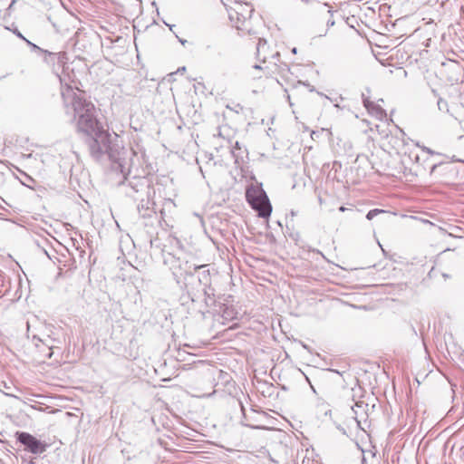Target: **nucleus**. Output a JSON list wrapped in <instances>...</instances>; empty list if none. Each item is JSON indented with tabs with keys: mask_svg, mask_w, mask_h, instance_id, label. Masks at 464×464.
<instances>
[{
	"mask_svg": "<svg viewBox=\"0 0 464 464\" xmlns=\"http://www.w3.org/2000/svg\"><path fill=\"white\" fill-rule=\"evenodd\" d=\"M64 102L66 114L72 115L78 131L86 135L91 157L99 162L110 160L112 171L130 170L133 157H137L136 152L113 142L111 134L97 119L93 103L82 93L64 97Z\"/></svg>",
	"mask_w": 464,
	"mask_h": 464,
	"instance_id": "nucleus-1",
	"label": "nucleus"
},
{
	"mask_svg": "<svg viewBox=\"0 0 464 464\" xmlns=\"http://www.w3.org/2000/svg\"><path fill=\"white\" fill-rule=\"evenodd\" d=\"M135 158L133 157V164L130 170L126 169L125 172H114L122 176V179L119 180L118 185L124 187L125 194L139 201L137 209L140 217L144 219V226L153 227L155 223L159 222L158 215L154 208L155 202L152 199L155 191L150 179L138 174L139 169L136 166Z\"/></svg>",
	"mask_w": 464,
	"mask_h": 464,
	"instance_id": "nucleus-2",
	"label": "nucleus"
},
{
	"mask_svg": "<svg viewBox=\"0 0 464 464\" xmlns=\"http://www.w3.org/2000/svg\"><path fill=\"white\" fill-rule=\"evenodd\" d=\"M164 263L170 266L174 276L177 278V282L183 284L186 295L192 303L197 302L199 297V286H202V288H208L210 286L209 270L198 272V270L205 267V266L189 264L187 260L176 257L171 253L164 255Z\"/></svg>",
	"mask_w": 464,
	"mask_h": 464,
	"instance_id": "nucleus-3",
	"label": "nucleus"
},
{
	"mask_svg": "<svg viewBox=\"0 0 464 464\" xmlns=\"http://www.w3.org/2000/svg\"><path fill=\"white\" fill-rule=\"evenodd\" d=\"M246 198L251 208L263 218L270 217L272 205L261 185H250L246 190Z\"/></svg>",
	"mask_w": 464,
	"mask_h": 464,
	"instance_id": "nucleus-4",
	"label": "nucleus"
},
{
	"mask_svg": "<svg viewBox=\"0 0 464 464\" xmlns=\"http://www.w3.org/2000/svg\"><path fill=\"white\" fill-rule=\"evenodd\" d=\"M16 441L24 446V450L34 455H41L46 451L48 444L25 431H16Z\"/></svg>",
	"mask_w": 464,
	"mask_h": 464,
	"instance_id": "nucleus-5",
	"label": "nucleus"
},
{
	"mask_svg": "<svg viewBox=\"0 0 464 464\" xmlns=\"http://www.w3.org/2000/svg\"><path fill=\"white\" fill-rule=\"evenodd\" d=\"M254 12V8L248 5H237V9H235L232 13L229 14V18L233 20L235 16L237 17V23L236 24V27L238 30H243L246 28V23L252 16Z\"/></svg>",
	"mask_w": 464,
	"mask_h": 464,
	"instance_id": "nucleus-6",
	"label": "nucleus"
},
{
	"mask_svg": "<svg viewBox=\"0 0 464 464\" xmlns=\"http://www.w3.org/2000/svg\"><path fill=\"white\" fill-rule=\"evenodd\" d=\"M334 25L333 18V12L330 9L326 10V14L318 20V24L312 28L314 37H323L327 34L330 27Z\"/></svg>",
	"mask_w": 464,
	"mask_h": 464,
	"instance_id": "nucleus-7",
	"label": "nucleus"
},
{
	"mask_svg": "<svg viewBox=\"0 0 464 464\" xmlns=\"http://www.w3.org/2000/svg\"><path fill=\"white\" fill-rule=\"evenodd\" d=\"M448 251H450V249L443 251L441 253V257H440L441 262H442V267L444 270L441 272V276L445 280L451 277V276L449 273H447L446 271H453L457 268V257L456 256H452L450 258L446 259L445 254Z\"/></svg>",
	"mask_w": 464,
	"mask_h": 464,
	"instance_id": "nucleus-8",
	"label": "nucleus"
},
{
	"mask_svg": "<svg viewBox=\"0 0 464 464\" xmlns=\"http://www.w3.org/2000/svg\"><path fill=\"white\" fill-rule=\"evenodd\" d=\"M272 59L275 60L273 65L270 64L271 68L275 71V73L284 75L285 72H289V66L283 62H280V53L277 52L273 54Z\"/></svg>",
	"mask_w": 464,
	"mask_h": 464,
	"instance_id": "nucleus-9",
	"label": "nucleus"
},
{
	"mask_svg": "<svg viewBox=\"0 0 464 464\" xmlns=\"http://www.w3.org/2000/svg\"><path fill=\"white\" fill-rule=\"evenodd\" d=\"M245 152L246 150H242L240 143L238 141H236L231 150V154L235 159L236 164H239V161L243 160Z\"/></svg>",
	"mask_w": 464,
	"mask_h": 464,
	"instance_id": "nucleus-10",
	"label": "nucleus"
},
{
	"mask_svg": "<svg viewBox=\"0 0 464 464\" xmlns=\"http://www.w3.org/2000/svg\"><path fill=\"white\" fill-rule=\"evenodd\" d=\"M200 292L204 293L205 295V304L207 307H211L215 304L216 301L214 299V289L211 286L208 288H201Z\"/></svg>",
	"mask_w": 464,
	"mask_h": 464,
	"instance_id": "nucleus-11",
	"label": "nucleus"
},
{
	"mask_svg": "<svg viewBox=\"0 0 464 464\" xmlns=\"http://www.w3.org/2000/svg\"><path fill=\"white\" fill-rule=\"evenodd\" d=\"M368 111L379 120H383L387 116L385 110L379 104H374Z\"/></svg>",
	"mask_w": 464,
	"mask_h": 464,
	"instance_id": "nucleus-12",
	"label": "nucleus"
},
{
	"mask_svg": "<svg viewBox=\"0 0 464 464\" xmlns=\"http://www.w3.org/2000/svg\"><path fill=\"white\" fill-rule=\"evenodd\" d=\"M263 63L266 65L262 66L260 64H255L253 68L256 70L264 71L265 75L267 77L272 76L275 73V71L271 68L270 63L266 64V56L263 57Z\"/></svg>",
	"mask_w": 464,
	"mask_h": 464,
	"instance_id": "nucleus-13",
	"label": "nucleus"
},
{
	"mask_svg": "<svg viewBox=\"0 0 464 464\" xmlns=\"http://www.w3.org/2000/svg\"><path fill=\"white\" fill-rule=\"evenodd\" d=\"M44 54L48 55L49 58H56V61L62 64L65 63V60L67 59L66 53L64 52L52 53L49 51H44Z\"/></svg>",
	"mask_w": 464,
	"mask_h": 464,
	"instance_id": "nucleus-14",
	"label": "nucleus"
},
{
	"mask_svg": "<svg viewBox=\"0 0 464 464\" xmlns=\"http://www.w3.org/2000/svg\"><path fill=\"white\" fill-rule=\"evenodd\" d=\"M437 106H438V110L440 111L448 113V114L453 116V114L450 112L448 102L445 101L444 99L439 98L437 101Z\"/></svg>",
	"mask_w": 464,
	"mask_h": 464,
	"instance_id": "nucleus-15",
	"label": "nucleus"
},
{
	"mask_svg": "<svg viewBox=\"0 0 464 464\" xmlns=\"http://www.w3.org/2000/svg\"><path fill=\"white\" fill-rule=\"evenodd\" d=\"M43 343H44L50 350H53L55 346V343H59L57 340L51 338L50 336L47 337L45 340H39Z\"/></svg>",
	"mask_w": 464,
	"mask_h": 464,
	"instance_id": "nucleus-16",
	"label": "nucleus"
},
{
	"mask_svg": "<svg viewBox=\"0 0 464 464\" xmlns=\"http://www.w3.org/2000/svg\"><path fill=\"white\" fill-rule=\"evenodd\" d=\"M449 165L448 164H444V163H439V164H433L431 169H430V174H433L436 172L437 169H442V170H447L449 169Z\"/></svg>",
	"mask_w": 464,
	"mask_h": 464,
	"instance_id": "nucleus-17",
	"label": "nucleus"
},
{
	"mask_svg": "<svg viewBox=\"0 0 464 464\" xmlns=\"http://www.w3.org/2000/svg\"><path fill=\"white\" fill-rule=\"evenodd\" d=\"M380 213H384V210L382 209H378V208H374V209H372L370 210L367 215H366V218L368 220H372V218H374L377 215H379Z\"/></svg>",
	"mask_w": 464,
	"mask_h": 464,
	"instance_id": "nucleus-18",
	"label": "nucleus"
},
{
	"mask_svg": "<svg viewBox=\"0 0 464 464\" xmlns=\"http://www.w3.org/2000/svg\"><path fill=\"white\" fill-rule=\"evenodd\" d=\"M33 50H35V51H38L39 53L44 54V49L39 47L38 45H36L35 44L30 42L28 39L25 38V40H24Z\"/></svg>",
	"mask_w": 464,
	"mask_h": 464,
	"instance_id": "nucleus-19",
	"label": "nucleus"
},
{
	"mask_svg": "<svg viewBox=\"0 0 464 464\" xmlns=\"http://www.w3.org/2000/svg\"><path fill=\"white\" fill-rule=\"evenodd\" d=\"M33 50H35V51H38L39 53L44 54V49L39 47L38 45H36L35 44L30 42L28 39L25 38V40H24Z\"/></svg>",
	"mask_w": 464,
	"mask_h": 464,
	"instance_id": "nucleus-20",
	"label": "nucleus"
},
{
	"mask_svg": "<svg viewBox=\"0 0 464 464\" xmlns=\"http://www.w3.org/2000/svg\"><path fill=\"white\" fill-rule=\"evenodd\" d=\"M362 102L364 107L369 111L371 110V107H372L375 103L371 102L369 97H366L364 94H362Z\"/></svg>",
	"mask_w": 464,
	"mask_h": 464,
	"instance_id": "nucleus-21",
	"label": "nucleus"
},
{
	"mask_svg": "<svg viewBox=\"0 0 464 464\" xmlns=\"http://www.w3.org/2000/svg\"><path fill=\"white\" fill-rule=\"evenodd\" d=\"M266 45V41L265 39H259L257 46H256L258 57L260 56L261 50L265 49Z\"/></svg>",
	"mask_w": 464,
	"mask_h": 464,
	"instance_id": "nucleus-22",
	"label": "nucleus"
},
{
	"mask_svg": "<svg viewBox=\"0 0 464 464\" xmlns=\"http://www.w3.org/2000/svg\"><path fill=\"white\" fill-rule=\"evenodd\" d=\"M223 317L225 319H230V320H233V319H236L237 317L233 314V312L230 311L228 308H226L223 312Z\"/></svg>",
	"mask_w": 464,
	"mask_h": 464,
	"instance_id": "nucleus-23",
	"label": "nucleus"
},
{
	"mask_svg": "<svg viewBox=\"0 0 464 464\" xmlns=\"http://www.w3.org/2000/svg\"><path fill=\"white\" fill-rule=\"evenodd\" d=\"M362 408H363L362 402H356L355 406L353 407V412L355 414V419L356 420L358 418V414H359L360 409H362Z\"/></svg>",
	"mask_w": 464,
	"mask_h": 464,
	"instance_id": "nucleus-24",
	"label": "nucleus"
},
{
	"mask_svg": "<svg viewBox=\"0 0 464 464\" xmlns=\"http://www.w3.org/2000/svg\"><path fill=\"white\" fill-rule=\"evenodd\" d=\"M5 29L12 31L17 37H19L23 41L25 40V37L20 33V31L17 28L12 29L10 27H5Z\"/></svg>",
	"mask_w": 464,
	"mask_h": 464,
	"instance_id": "nucleus-25",
	"label": "nucleus"
},
{
	"mask_svg": "<svg viewBox=\"0 0 464 464\" xmlns=\"http://www.w3.org/2000/svg\"><path fill=\"white\" fill-rule=\"evenodd\" d=\"M44 62H45V63H49V64H51V63H54V62L56 61V58H49V56H48V55H46V54H44Z\"/></svg>",
	"mask_w": 464,
	"mask_h": 464,
	"instance_id": "nucleus-26",
	"label": "nucleus"
},
{
	"mask_svg": "<svg viewBox=\"0 0 464 464\" xmlns=\"http://www.w3.org/2000/svg\"><path fill=\"white\" fill-rule=\"evenodd\" d=\"M461 129H462V130H463V131H464V120L461 121ZM459 140H464V135H460V136L459 137Z\"/></svg>",
	"mask_w": 464,
	"mask_h": 464,
	"instance_id": "nucleus-27",
	"label": "nucleus"
},
{
	"mask_svg": "<svg viewBox=\"0 0 464 464\" xmlns=\"http://www.w3.org/2000/svg\"><path fill=\"white\" fill-rule=\"evenodd\" d=\"M425 150H426L428 153H430V154H433V153H434V151H432V150H431L430 149H429V148H425Z\"/></svg>",
	"mask_w": 464,
	"mask_h": 464,
	"instance_id": "nucleus-28",
	"label": "nucleus"
},
{
	"mask_svg": "<svg viewBox=\"0 0 464 464\" xmlns=\"http://www.w3.org/2000/svg\"><path fill=\"white\" fill-rule=\"evenodd\" d=\"M345 210H346V208H345L343 206H341V207L339 208V211H341V212H343V211H345Z\"/></svg>",
	"mask_w": 464,
	"mask_h": 464,
	"instance_id": "nucleus-29",
	"label": "nucleus"
},
{
	"mask_svg": "<svg viewBox=\"0 0 464 464\" xmlns=\"http://www.w3.org/2000/svg\"><path fill=\"white\" fill-rule=\"evenodd\" d=\"M292 53H293L294 54H295V53H297V48H296V47H294V48L292 49Z\"/></svg>",
	"mask_w": 464,
	"mask_h": 464,
	"instance_id": "nucleus-30",
	"label": "nucleus"
},
{
	"mask_svg": "<svg viewBox=\"0 0 464 464\" xmlns=\"http://www.w3.org/2000/svg\"><path fill=\"white\" fill-rule=\"evenodd\" d=\"M179 42L182 44H185L187 43L186 40H182V39H179Z\"/></svg>",
	"mask_w": 464,
	"mask_h": 464,
	"instance_id": "nucleus-31",
	"label": "nucleus"
},
{
	"mask_svg": "<svg viewBox=\"0 0 464 464\" xmlns=\"http://www.w3.org/2000/svg\"><path fill=\"white\" fill-rule=\"evenodd\" d=\"M186 70V67H182V68H179L178 71L179 72H184Z\"/></svg>",
	"mask_w": 464,
	"mask_h": 464,
	"instance_id": "nucleus-32",
	"label": "nucleus"
},
{
	"mask_svg": "<svg viewBox=\"0 0 464 464\" xmlns=\"http://www.w3.org/2000/svg\"><path fill=\"white\" fill-rule=\"evenodd\" d=\"M188 365H189V364H184V365H183V369H185V370L188 369Z\"/></svg>",
	"mask_w": 464,
	"mask_h": 464,
	"instance_id": "nucleus-33",
	"label": "nucleus"
},
{
	"mask_svg": "<svg viewBox=\"0 0 464 464\" xmlns=\"http://www.w3.org/2000/svg\"><path fill=\"white\" fill-rule=\"evenodd\" d=\"M245 425H246V426H249V427L254 428V426H253V425H251L250 423H245Z\"/></svg>",
	"mask_w": 464,
	"mask_h": 464,
	"instance_id": "nucleus-34",
	"label": "nucleus"
},
{
	"mask_svg": "<svg viewBox=\"0 0 464 464\" xmlns=\"http://www.w3.org/2000/svg\"><path fill=\"white\" fill-rule=\"evenodd\" d=\"M291 215H292L293 217H294V216H295V212L292 210V211H291Z\"/></svg>",
	"mask_w": 464,
	"mask_h": 464,
	"instance_id": "nucleus-35",
	"label": "nucleus"
},
{
	"mask_svg": "<svg viewBox=\"0 0 464 464\" xmlns=\"http://www.w3.org/2000/svg\"><path fill=\"white\" fill-rule=\"evenodd\" d=\"M53 355V353L51 352L49 354H48V357L51 358Z\"/></svg>",
	"mask_w": 464,
	"mask_h": 464,
	"instance_id": "nucleus-36",
	"label": "nucleus"
}]
</instances>
